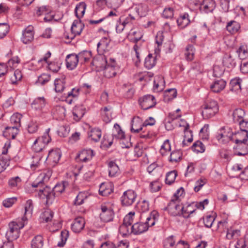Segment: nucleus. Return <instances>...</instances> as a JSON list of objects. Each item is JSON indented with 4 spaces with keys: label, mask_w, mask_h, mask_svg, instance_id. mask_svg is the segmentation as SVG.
Wrapping results in <instances>:
<instances>
[{
    "label": "nucleus",
    "mask_w": 248,
    "mask_h": 248,
    "mask_svg": "<svg viewBox=\"0 0 248 248\" xmlns=\"http://www.w3.org/2000/svg\"><path fill=\"white\" fill-rule=\"evenodd\" d=\"M46 179L45 173H41L37 179L33 182L31 186L34 188H37L36 191H38V195L42 199L46 198V202H52L56 196L62 193L65 189L69 186V183L67 181H62L55 185L52 190L50 187L44 186V181Z\"/></svg>",
    "instance_id": "obj_1"
},
{
    "label": "nucleus",
    "mask_w": 248,
    "mask_h": 248,
    "mask_svg": "<svg viewBox=\"0 0 248 248\" xmlns=\"http://www.w3.org/2000/svg\"><path fill=\"white\" fill-rule=\"evenodd\" d=\"M27 220V217L24 216L21 218H17L9 223V229L6 233V236L8 240L13 241L19 237L20 230L24 227Z\"/></svg>",
    "instance_id": "obj_2"
},
{
    "label": "nucleus",
    "mask_w": 248,
    "mask_h": 248,
    "mask_svg": "<svg viewBox=\"0 0 248 248\" xmlns=\"http://www.w3.org/2000/svg\"><path fill=\"white\" fill-rule=\"evenodd\" d=\"M218 110V105L216 101L208 100L202 106V114L204 119H209L215 116Z\"/></svg>",
    "instance_id": "obj_3"
},
{
    "label": "nucleus",
    "mask_w": 248,
    "mask_h": 248,
    "mask_svg": "<svg viewBox=\"0 0 248 248\" xmlns=\"http://www.w3.org/2000/svg\"><path fill=\"white\" fill-rule=\"evenodd\" d=\"M100 218L104 222L112 221L114 217L113 204L110 202H106L100 205Z\"/></svg>",
    "instance_id": "obj_4"
},
{
    "label": "nucleus",
    "mask_w": 248,
    "mask_h": 248,
    "mask_svg": "<svg viewBox=\"0 0 248 248\" xmlns=\"http://www.w3.org/2000/svg\"><path fill=\"white\" fill-rule=\"evenodd\" d=\"M216 138L219 143H228L233 140V133L232 129L227 126L220 127L217 133Z\"/></svg>",
    "instance_id": "obj_5"
},
{
    "label": "nucleus",
    "mask_w": 248,
    "mask_h": 248,
    "mask_svg": "<svg viewBox=\"0 0 248 248\" xmlns=\"http://www.w3.org/2000/svg\"><path fill=\"white\" fill-rule=\"evenodd\" d=\"M139 104L141 108L147 110L154 107L156 104L155 97L151 94L145 95L139 99Z\"/></svg>",
    "instance_id": "obj_6"
},
{
    "label": "nucleus",
    "mask_w": 248,
    "mask_h": 248,
    "mask_svg": "<svg viewBox=\"0 0 248 248\" xmlns=\"http://www.w3.org/2000/svg\"><path fill=\"white\" fill-rule=\"evenodd\" d=\"M166 208L168 213L171 216L182 215L183 206L180 202L171 200Z\"/></svg>",
    "instance_id": "obj_7"
},
{
    "label": "nucleus",
    "mask_w": 248,
    "mask_h": 248,
    "mask_svg": "<svg viewBox=\"0 0 248 248\" xmlns=\"http://www.w3.org/2000/svg\"><path fill=\"white\" fill-rule=\"evenodd\" d=\"M137 198L136 192L132 190L125 191L121 198L122 204L128 206L131 205L135 201Z\"/></svg>",
    "instance_id": "obj_8"
},
{
    "label": "nucleus",
    "mask_w": 248,
    "mask_h": 248,
    "mask_svg": "<svg viewBox=\"0 0 248 248\" xmlns=\"http://www.w3.org/2000/svg\"><path fill=\"white\" fill-rule=\"evenodd\" d=\"M95 154L92 149H83L78 154L77 158L82 162H88L91 161Z\"/></svg>",
    "instance_id": "obj_9"
},
{
    "label": "nucleus",
    "mask_w": 248,
    "mask_h": 248,
    "mask_svg": "<svg viewBox=\"0 0 248 248\" xmlns=\"http://www.w3.org/2000/svg\"><path fill=\"white\" fill-rule=\"evenodd\" d=\"M146 127L144 123H143L141 119L139 117L133 118L131 123V131L134 133H139L140 131Z\"/></svg>",
    "instance_id": "obj_10"
},
{
    "label": "nucleus",
    "mask_w": 248,
    "mask_h": 248,
    "mask_svg": "<svg viewBox=\"0 0 248 248\" xmlns=\"http://www.w3.org/2000/svg\"><path fill=\"white\" fill-rule=\"evenodd\" d=\"M34 34L33 27L29 26L23 31L21 41L25 44L31 42L34 39Z\"/></svg>",
    "instance_id": "obj_11"
},
{
    "label": "nucleus",
    "mask_w": 248,
    "mask_h": 248,
    "mask_svg": "<svg viewBox=\"0 0 248 248\" xmlns=\"http://www.w3.org/2000/svg\"><path fill=\"white\" fill-rule=\"evenodd\" d=\"M61 157L60 150L59 149H53L49 152L46 160L52 165H55L58 162Z\"/></svg>",
    "instance_id": "obj_12"
},
{
    "label": "nucleus",
    "mask_w": 248,
    "mask_h": 248,
    "mask_svg": "<svg viewBox=\"0 0 248 248\" xmlns=\"http://www.w3.org/2000/svg\"><path fill=\"white\" fill-rule=\"evenodd\" d=\"M85 224L84 218L80 217H78L74 219L72 224L71 229L74 232L78 233L84 229Z\"/></svg>",
    "instance_id": "obj_13"
},
{
    "label": "nucleus",
    "mask_w": 248,
    "mask_h": 248,
    "mask_svg": "<svg viewBox=\"0 0 248 248\" xmlns=\"http://www.w3.org/2000/svg\"><path fill=\"white\" fill-rule=\"evenodd\" d=\"M216 7V3L214 0H203L201 3L200 10L205 13L212 12Z\"/></svg>",
    "instance_id": "obj_14"
},
{
    "label": "nucleus",
    "mask_w": 248,
    "mask_h": 248,
    "mask_svg": "<svg viewBox=\"0 0 248 248\" xmlns=\"http://www.w3.org/2000/svg\"><path fill=\"white\" fill-rule=\"evenodd\" d=\"M84 28V24L80 20H74L71 28V32L73 35L71 38H73L76 35H80Z\"/></svg>",
    "instance_id": "obj_15"
},
{
    "label": "nucleus",
    "mask_w": 248,
    "mask_h": 248,
    "mask_svg": "<svg viewBox=\"0 0 248 248\" xmlns=\"http://www.w3.org/2000/svg\"><path fill=\"white\" fill-rule=\"evenodd\" d=\"M79 62L77 55L75 54H69L66 58V64L67 68L73 70L75 68Z\"/></svg>",
    "instance_id": "obj_16"
},
{
    "label": "nucleus",
    "mask_w": 248,
    "mask_h": 248,
    "mask_svg": "<svg viewBox=\"0 0 248 248\" xmlns=\"http://www.w3.org/2000/svg\"><path fill=\"white\" fill-rule=\"evenodd\" d=\"M72 113L74 120L76 122H78L85 114L86 109L83 106H76L73 108Z\"/></svg>",
    "instance_id": "obj_17"
},
{
    "label": "nucleus",
    "mask_w": 248,
    "mask_h": 248,
    "mask_svg": "<svg viewBox=\"0 0 248 248\" xmlns=\"http://www.w3.org/2000/svg\"><path fill=\"white\" fill-rule=\"evenodd\" d=\"M88 136L91 140L97 142L102 137V131L99 128H91L88 132Z\"/></svg>",
    "instance_id": "obj_18"
},
{
    "label": "nucleus",
    "mask_w": 248,
    "mask_h": 248,
    "mask_svg": "<svg viewBox=\"0 0 248 248\" xmlns=\"http://www.w3.org/2000/svg\"><path fill=\"white\" fill-rule=\"evenodd\" d=\"M222 63L225 67L232 69L236 65V60L230 54L226 55L223 58Z\"/></svg>",
    "instance_id": "obj_19"
},
{
    "label": "nucleus",
    "mask_w": 248,
    "mask_h": 248,
    "mask_svg": "<svg viewBox=\"0 0 248 248\" xmlns=\"http://www.w3.org/2000/svg\"><path fill=\"white\" fill-rule=\"evenodd\" d=\"M134 234H140L148 230L147 225L144 222H139L134 224L131 227Z\"/></svg>",
    "instance_id": "obj_20"
},
{
    "label": "nucleus",
    "mask_w": 248,
    "mask_h": 248,
    "mask_svg": "<svg viewBox=\"0 0 248 248\" xmlns=\"http://www.w3.org/2000/svg\"><path fill=\"white\" fill-rule=\"evenodd\" d=\"M46 104V100L44 97L36 98L31 103V107L38 110H42Z\"/></svg>",
    "instance_id": "obj_21"
},
{
    "label": "nucleus",
    "mask_w": 248,
    "mask_h": 248,
    "mask_svg": "<svg viewBox=\"0 0 248 248\" xmlns=\"http://www.w3.org/2000/svg\"><path fill=\"white\" fill-rule=\"evenodd\" d=\"M92 64L96 68L104 69L108 63L106 58L104 56H99L93 59Z\"/></svg>",
    "instance_id": "obj_22"
},
{
    "label": "nucleus",
    "mask_w": 248,
    "mask_h": 248,
    "mask_svg": "<svg viewBox=\"0 0 248 248\" xmlns=\"http://www.w3.org/2000/svg\"><path fill=\"white\" fill-rule=\"evenodd\" d=\"M245 111L242 108H236L232 114L233 121L234 123L240 124L245 119Z\"/></svg>",
    "instance_id": "obj_23"
},
{
    "label": "nucleus",
    "mask_w": 248,
    "mask_h": 248,
    "mask_svg": "<svg viewBox=\"0 0 248 248\" xmlns=\"http://www.w3.org/2000/svg\"><path fill=\"white\" fill-rule=\"evenodd\" d=\"M190 22L189 15L186 13L181 15L177 20L178 26L181 29L186 28L189 24Z\"/></svg>",
    "instance_id": "obj_24"
},
{
    "label": "nucleus",
    "mask_w": 248,
    "mask_h": 248,
    "mask_svg": "<svg viewBox=\"0 0 248 248\" xmlns=\"http://www.w3.org/2000/svg\"><path fill=\"white\" fill-rule=\"evenodd\" d=\"M99 194L103 196H108L112 192V185L110 183H102L99 189Z\"/></svg>",
    "instance_id": "obj_25"
},
{
    "label": "nucleus",
    "mask_w": 248,
    "mask_h": 248,
    "mask_svg": "<svg viewBox=\"0 0 248 248\" xmlns=\"http://www.w3.org/2000/svg\"><path fill=\"white\" fill-rule=\"evenodd\" d=\"M247 141H243L239 143H236L235 148L238 151L237 152V155H245L248 154V144H247Z\"/></svg>",
    "instance_id": "obj_26"
},
{
    "label": "nucleus",
    "mask_w": 248,
    "mask_h": 248,
    "mask_svg": "<svg viewBox=\"0 0 248 248\" xmlns=\"http://www.w3.org/2000/svg\"><path fill=\"white\" fill-rule=\"evenodd\" d=\"M240 24L238 22L232 20L229 22L226 26V30L231 34H235L240 30Z\"/></svg>",
    "instance_id": "obj_27"
},
{
    "label": "nucleus",
    "mask_w": 248,
    "mask_h": 248,
    "mask_svg": "<svg viewBox=\"0 0 248 248\" xmlns=\"http://www.w3.org/2000/svg\"><path fill=\"white\" fill-rule=\"evenodd\" d=\"M236 52L239 58L241 60H245L248 57V46L246 43H241L240 44Z\"/></svg>",
    "instance_id": "obj_28"
},
{
    "label": "nucleus",
    "mask_w": 248,
    "mask_h": 248,
    "mask_svg": "<svg viewBox=\"0 0 248 248\" xmlns=\"http://www.w3.org/2000/svg\"><path fill=\"white\" fill-rule=\"evenodd\" d=\"M104 70V76L107 78H111L116 76L117 68L114 62L111 64H107Z\"/></svg>",
    "instance_id": "obj_29"
},
{
    "label": "nucleus",
    "mask_w": 248,
    "mask_h": 248,
    "mask_svg": "<svg viewBox=\"0 0 248 248\" xmlns=\"http://www.w3.org/2000/svg\"><path fill=\"white\" fill-rule=\"evenodd\" d=\"M226 82L222 79L216 80L214 83L211 85V89L215 93H218L223 90L225 87Z\"/></svg>",
    "instance_id": "obj_30"
},
{
    "label": "nucleus",
    "mask_w": 248,
    "mask_h": 248,
    "mask_svg": "<svg viewBox=\"0 0 248 248\" xmlns=\"http://www.w3.org/2000/svg\"><path fill=\"white\" fill-rule=\"evenodd\" d=\"M241 236V231L239 229H234L232 228L228 229L227 231L226 237L227 239L238 240Z\"/></svg>",
    "instance_id": "obj_31"
},
{
    "label": "nucleus",
    "mask_w": 248,
    "mask_h": 248,
    "mask_svg": "<svg viewBox=\"0 0 248 248\" xmlns=\"http://www.w3.org/2000/svg\"><path fill=\"white\" fill-rule=\"evenodd\" d=\"M21 179L18 176L13 177L8 180L9 187L14 190L18 189L21 186Z\"/></svg>",
    "instance_id": "obj_32"
},
{
    "label": "nucleus",
    "mask_w": 248,
    "mask_h": 248,
    "mask_svg": "<svg viewBox=\"0 0 248 248\" xmlns=\"http://www.w3.org/2000/svg\"><path fill=\"white\" fill-rule=\"evenodd\" d=\"M158 217V214L156 211H152L150 215L147 217L146 221L145 223L147 225L148 229L149 227L154 226L157 220Z\"/></svg>",
    "instance_id": "obj_33"
},
{
    "label": "nucleus",
    "mask_w": 248,
    "mask_h": 248,
    "mask_svg": "<svg viewBox=\"0 0 248 248\" xmlns=\"http://www.w3.org/2000/svg\"><path fill=\"white\" fill-rule=\"evenodd\" d=\"M109 176L115 177L120 173V169L118 166L114 161H110L108 163Z\"/></svg>",
    "instance_id": "obj_34"
},
{
    "label": "nucleus",
    "mask_w": 248,
    "mask_h": 248,
    "mask_svg": "<svg viewBox=\"0 0 248 248\" xmlns=\"http://www.w3.org/2000/svg\"><path fill=\"white\" fill-rule=\"evenodd\" d=\"M134 10L138 16L142 17L146 15L148 12L149 8L147 4L140 3L137 5L134 8Z\"/></svg>",
    "instance_id": "obj_35"
},
{
    "label": "nucleus",
    "mask_w": 248,
    "mask_h": 248,
    "mask_svg": "<svg viewBox=\"0 0 248 248\" xmlns=\"http://www.w3.org/2000/svg\"><path fill=\"white\" fill-rule=\"evenodd\" d=\"M234 136L235 143H239L243 141L248 140V133L240 129L239 131L235 133Z\"/></svg>",
    "instance_id": "obj_36"
},
{
    "label": "nucleus",
    "mask_w": 248,
    "mask_h": 248,
    "mask_svg": "<svg viewBox=\"0 0 248 248\" xmlns=\"http://www.w3.org/2000/svg\"><path fill=\"white\" fill-rule=\"evenodd\" d=\"M65 78H56L54 81L55 90L57 93H62L66 87H65Z\"/></svg>",
    "instance_id": "obj_37"
},
{
    "label": "nucleus",
    "mask_w": 248,
    "mask_h": 248,
    "mask_svg": "<svg viewBox=\"0 0 248 248\" xmlns=\"http://www.w3.org/2000/svg\"><path fill=\"white\" fill-rule=\"evenodd\" d=\"M54 216V213L49 209H46L40 215V218L42 222L51 221Z\"/></svg>",
    "instance_id": "obj_38"
},
{
    "label": "nucleus",
    "mask_w": 248,
    "mask_h": 248,
    "mask_svg": "<svg viewBox=\"0 0 248 248\" xmlns=\"http://www.w3.org/2000/svg\"><path fill=\"white\" fill-rule=\"evenodd\" d=\"M109 43V40L104 37L101 39L97 44V51L98 52L103 53L104 51L108 50V47Z\"/></svg>",
    "instance_id": "obj_39"
},
{
    "label": "nucleus",
    "mask_w": 248,
    "mask_h": 248,
    "mask_svg": "<svg viewBox=\"0 0 248 248\" xmlns=\"http://www.w3.org/2000/svg\"><path fill=\"white\" fill-rule=\"evenodd\" d=\"M10 73V80L11 83L13 84L16 83L17 81H20L22 78L21 72L18 69L14 71H11Z\"/></svg>",
    "instance_id": "obj_40"
},
{
    "label": "nucleus",
    "mask_w": 248,
    "mask_h": 248,
    "mask_svg": "<svg viewBox=\"0 0 248 248\" xmlns=\"http://www.w3.org/2000/svg\"><path fill=\"white\" fill-rule=\"evenodd\" d=\"M86 8V4L84 2H81L77 5L75 8V14L77 17L80 19L84 15Z\"/></svg>",
    "instance_id": "obj_41"
},
{
    "label": "nucleus",
    "mask_w": 248,
    "mask_h": 248,
    "mask_svg": "<svg viewBox=\"0 0 248 248\" xmlns=\"http://www.w3.org/2000/svg\"><path fill=\"white\" fill-rule=\"evenodd\" d=\"M10 157L9 155H0V173L5 170L10 164Z\"/></svg>",
    "instance_id": "obj_42"
},
{
    "label": "nucleus",
    "mask_w": 248,
    "mask_h": 248,
    "mask_svg": "<svg viewBox=\"0 0 248 248\" xmlns=\"http://www.w3.org/2000/svg\"><path fill=\"white\" fill-rule=\"evenodd\" d=\"M193 202L188 204L186 207L183 206L182 216L185 218H187L196 211V208Z\"/></svg>",
    "instance_id": "obj_43"
},
{
    "label": "nucleus",
    "mask_w": 248,
    "mask_h": 248,
    "mask_svg": "<svg viewBox=\"0 0 248 248\" xmlns=\"http://www.w3.org/2000/svg\"><path fill=\"white\" fill-rule=\"evenodd\" d=\"M79 61L81 63H84L89 61L92 57V52L90 51L84 50L79 52L78 55Z\"/></svg>",
    "instance_id": "obj_44"
},
{
    "label": "nucleus",
    "mask_w": 248,
    "mask_h": 248,
    "mask_svg": "<svg viewBox=\"0 0 248 248\" xmlns=\"http://www.w3.org/2000/svg\"><path fill=\"white\" fill-rule=\"evenodd\" d=\"M18 127L14 125L7 126L5 128L4 134L6 136H7V134H9V137L15 139L18 133Z\"/></svg>",
    "instance_id": "obj_45"
},
{
    "label": "nucleus",
    "mask_w": 248,
    "mask_h": 248,
    "mask_svg": "<svg viewBox=\"0 0 248 248\" xmlns=\"http://www.w3.org/2000/svg\"><path fill=\"white\" fill-rule=\"evenodd\" d=\"M156 62V58L149 54L145 59L144 65L147 69H150L155 65Z\"/></svg>",
    "instance_id": "obj_46"
},
{
    "label": "nucleus",
    "mask_w": 248,
    "mask_h": 248,
    "mask_svg": "<svg viewBox=\"0 0 248 248\" xmlns=\"http://www.w3.org/2000/svg\"><path fill=\"white\" fill-rule=\"evenodd\" d=\"M44 245L43 237L40 235L35 236L31 242V248H42Z\"/></svg>",
    "instance_id": "obj_47"
},
{
    "label": "nucleus",
    "mask_w": 248,
    "mask_h": 248,
    "mask_svg": "<svg viewBox=\"0 0 248 248\" xmlns=\"http://www.w3.org/2000/svg\"><path fill=\"white\" fill-rule=\"evenodd\" d=\"M177 175V171L176 170H173L167 173L165 179L166 184L169 185H171L175 182Z\"/></svg>",
    "instance_id": "obj_48"
},
{
    "label": "nucleus",
    "mask_w": 248,
    "mask_h": 248,
    "mask_svg": "<svg viewBox=\"0 0 248 248\" xmlns=\"http://www.w3.org/2000/svg\"><path fill=\"white\" fill-rule=\"evenodd\" d=\"M51 8L49 6H42L37 8L35 16L40 17L42 15H48L51 13Z\"/></svg>",
    "instance_id": "obj_49"
},
{
    "label": "nucleus",
    "mask_w": 248,
    "mask_h": 248,
    "mask_svg": "<svg viewBox=\"0 0 248 248\" xmlns=\"http://www.w3.org/2000/svg\"><path fill=\"white\" fill-rule=\"evenodd\" d=\"M131 227L132 226H129L123 223L119 227V232L122 236H126L131 233H133Z\"/></svg>",
    "instance_id": "obj_50"
},
{
    "label": "nucleus",
    "mask_w": 248,
    "mask_h": 248,
    "mask_svg": "<svg viewBox=\"0 0 248 248\" xmlns=\"http://www.w3.org/2000/svg\"><path fill=\"white\" fill-rule=\"evenodd\" d=\"M182 153L180 150H174L170 153L169 161L171 163H177L182 159Z\"/></svg>",
    "instance_id": "obj_51"
},
{
    "label": "nucleus",
    "mask_w": 248,
    "mask_h": 248,
    "mask_svg": "<svg viewBox=\"0 0 248 248\" xmlns=\"http://www.w3.org/2000/svg\"><path fill=\"white\" fill-rule=\"evenodd\" d=\"M171 150L170 141L169 140H165L161 145L160 149V153L162 155H166L168 154Z\"/></svg>",
    "instance_id": "obj_52"
},
{
    "label": "nucleus",
    "mask_w": 248,
    "mask_h": 248,
    "mask_svg": "<svg viewBox=\"0 0 248 248\" xmlns=\"http://www.w3.org/2000/svg\"><path fill=\"white\" fill-rule=\"evenodd\" d=\"M195 49L192 45H188L185 53L186 58L187 61H191L194 59Z\"/></svg>",
    "instance_id": "obj_53"
},
{
    "label": "nucleus",
    "mask_w": 248,
    "mask_h": 248,
    "mask_svg": "<svg viewBox=\"0 0 248 248\" xmlns=\"http://www.w3.org/2000/svg\"><path fill=\"white\" fill-rule=\"evenodd\" d=\"M191 149L197 153H203L205 150V146L201 141L197 140L193 144Z\"/></svg>",
    "instance_id": "obj_54"
},
{
    "label": "nucleus",
    "mask_w": 248,
    "mask_h": 248,
    "mask_svg": "<svg viewBox=\"0 0 248 248\" xmlns=\"http://www.w3.org/2000/svg\"><path fill=\"white\" fill-rule=\"evenodd\" d=\"M241 80L239 78H234L231 80L230 90L234 92H238L241 90Z\"/></svg>",
    "instance_id": "obj_55"
},
{
    "label": "nucleus",
    "mask_w": 248,
    "mask_h": 248,
    "mask_svg": "<svg viewBox=\"0 0 248 248\" xmlns=\"http://www.w3.org/2000/svg\"><path fill=\"white\" fill-rule=\"evenodd\" d=\"M164 100L169 101L175 98L177 96V91L175 89H170L164 93Z\"/></svg>",
    "instance_id": "obj_56"
},
{
    "label": "nucleus",
    "mask_w": 248,
    "mask_h": 248,
    "mask_svg": "<svg viewBox=\"0 0 248 248\" xmlns=\"http://www.w3.org/2000/svg\"><path fill=\"white\" fill-rule=\"evenodd\" d=\"M185 196V190L181 187L179 188L176 192L174 194L171 198V200L181 202L182 199L184 198Z\"/></svg>",
    "instance_id": "obj_57"
},
{
    "label": "nucleus",
    "mask_w": 248,
    "mask_h": 248,
    "mask_svg": "<svg viewBox=\"0 0 248 248\" xmlns=\"http://www.w3.org/2000/svg\"><path fill=\"white\" fill-rule=\"evenodd\" d=\"M163 79L159 77H156L154 80L153 90L155 92H158L162 91L163 88Z\"/></svg>",
    "instance_id": "obj_58"
},
{
    "label": "nucleus",
    "mask_w": 248,
    "mask_h": 248,
    "mask_svg": "<svg viewBox=\"0 0 248 248\" xmlns=\"http://www.w3.org/2000/svg\"><path fill=\"white\" fill-rule=\"evenodd\" d=\"M42 141L37 138L34 141L32 145V149L34 152L36 153L40 152L46 146L44 143H42Z\"/></svg>",
    "instance_id": "obj_59"
},
{
    "label": "nucleus",
    "mask_w": 248,
    "mask_h": 248,
    "mask_svg": "<svg viewBox=\"0 0 248 248\" xmlns=\"http://www.w3.org/2000/svg\"><path fill=\"white\" fill-rule=\"evenodd\" d=\"M87 193L86 192H79L75 200L74 204L76 205L82 204L84 202V200L87 198Z\"/></svg>",
    "instance_id": "obj_60"
},
{
    "label": "nucleus",
    "mask_w": 248,
    "mask_h": 248,
    "mask_svg": "<svg viewBox=\"0 0 248 248\" xmlns=\"http://www.w3.org/2000/svg\"><path fill=\"white\" fill-rule=\"evenodd\" d=\"M50 75L48 74L43 73L38 77L36 83L40 85H44L48 82L50 79Z\"/></svg>",
    "instance_id": "obj_61"
},
{
    "label": "nucleus",
    "mask_w": 248,
    "mask_h": 248,
    "mask_svg": "<svg viewBox=\"0 0 248 248\" xmlns=\"http://www.w3.org/2000/svg\"><path fill=\"white\" fill-rule=\"evenodd\" d=\"M22 115L18 113H14L10 118V122L14 126L20 127Z\"/></svg>",
    "instance_id": "obj_62"
},
{
    "label": "nucleus",
    "mask_w": 248,
    "mask_h": 248,
    "mask_svg": "<svg viewBox=\"0 0 248 248\" xmlns=\"http://www.w3.org/2000/svg\"><path fill=\"white\" fill-rule=\"evenodd\" d=\"M209 126L208 124H205L200 131V136L202 140H207L209 137Z\"/></svg>",
    "instance_id": "obj_63"
},
{
    "label": "nucleus",
    "mask_w": 248,
    "mask_h": 248,
    "mask_svg": "<svg viewBox=\"0 0 248 248\" xmlns=\"http://www.w3.org/2000/svg\"><path fill=\"white\" fill-rule=\"evenodd\" d=\"M70 131V127L68 125H62L58 130V134L61 137H67Z\"/></svg>",
    "instance_id": "obj_64"
}]
</instances>
